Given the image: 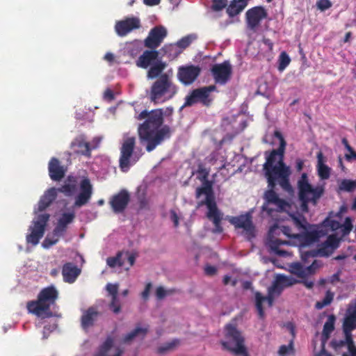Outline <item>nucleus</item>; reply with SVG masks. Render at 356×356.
I'll return each instance as SVG.
<instances>
[{"label":"nucleus","mask_w":356,"mask_h":356,"mask_svg":"<svg viewBox=\"0 0 356 356\" xmlns=\"http://www.w3.org/2000/svg\"><path fill=\"white\" fill-rule=\"evenodd\" d=\"M137 119L145 120L139 124L138 133L140 143H146V150L148 152L153 151L165 139L170 137V127L168 125L161 127L163 123V113L161 108L150 111L144 110L140 112Z\"/></svg>","instance_id":"1"},{"label":"nucleus","mask_w":356,"mask_h":356,"mask_svg":"<svg viewBox=\"0 0 356 356\" xmlns=\"http://www.w3.org/2000/svg\"><path fill=\"white\" fill-rule=\"evenodd\" d=\"M202 195H205V199L198 202V207L207 206L208 209L207 217L209 220L212 221L214 225L213 232L217 234L222 233L223 231L221 225L222 213L217 207L213 190V181L202 183V186L196 188L195 197L198 199Z\"/></svg>","instance_id":"2"},{"label":"nucleus","mask_w":356,"mask_h":356,"mask_svg":"<svg viewBox=\"0 0 356 356\" xmlns=\"http://www.w3.org/2000/svg\"><path fill=\"white\" fill-rule=\"evenodd\" d=\"M58 297V292L54 286L42 289L38 295L35 300L29 301L26 308L29 313L38 317H51L52 313L50 307L56 303Z\"/></svg>","instance_id":"3"},{"label":"nucleus","mask_w":356,"mask_h":356,"mask_svg":"<svg viewBox=\"0 0 356 356\" xmlns=\"http://www.w3.org/2000/svg\"><path fill=\"white\" fill-rule=\"evenodd\" d=\"M178 86L167 74H161L152 85L149 98L154 104H163L177 93Z\"/></svg>","instance_id":"4"},{"label":"nucleus","mask_w":356,"mask_h":356,"mask_svg":"<svg viewBox=\"0 0 356 356\" xmlns=\"http://www.w3.org/2000/svg\"><path fill=\"white\" fill-rule=\"evenodd\" d=\"M298 197L301 202V210L304 212L308 211V204L312 203L314 206L317 204L318 200L324 193V187L317 186L314 188L309 183L307 173L302 174L298 181Z\"/></svg>","instance_id":"5"},{"label":"nucleus","mask_w":356,"mask_h":356,"mask_svg":"<svg viewBox=\"0 0 356 356\" xmlns=\"http://www.w3.org/2000/svg\"><path fill=\"white\" fill-rule=\"evenodd\" d=\"M223 349L236 355L248 356L245 338L233 324L225 327V340L220 341Z\"/></svg>","instance_id":"6"},{"label":"nucleus","mask_w":356,"mask_h":356,"mask_svg":"<svg viewBox=\"0 0 356 356\" xmlns=\"http://www.w3.org/2000/svg\"><path fill=\"white\" fill-rule=\"evenodd\" d=\"M270 172V178L269 175L265 176L268 184L272 186L278 184L284 191L289 194L293 193L289 179L291 172L290 168L284 162V156L279 158L277 164L274 165Z\"/></svg>","instance_id":"7"},{"label":"nucleus","mask_w":356,"mask_h":356,"mask_svg":"<svg viewBox=\"0 0 356 356\" xmlns=\"http://www.w3.org/2000/svg\"><path fill=\"white\" fill-rule=\"evenodd\" d=\"M276 186H270L268 184V189L265 191L263 199L264 204L261 207L263 211H266L268 215H272L274 211L284 212L287 211L291 208V204L285 200L280 198L275 192Z\"/></svg>","instance_id":"8"},{"label":"nucleus","mask_w":356,"mask_h":356,"mask_svg":"<svg viewBox=\"0 0 356 356\" xmlns=\"http://www.w3.org/2000/svg\"><path fill=\"white\" fill-rule=\"evenodd\" d=\"M136 146V138L128 137L123 140L120 147L119 158V168L123 172H127L130 168L139 160V156L134 155Z\"/></svg>","instance_id":"9"},{"label":"nucleus","mask_w":356,"mask_h":356,"mask_svg":"<svg viewBox=\"0 0 356 356\" xmlns=\"http://www.w3.org/2000/svg\"><path fill=\"white\" fill-rule=\"evenodd\" d=\"M273 136L280 140V146L277 149H274L270 152H265L266 162L263 165L264 175H269L270 178L271 177L270 170L275 165L274 163L277 159H279L280 156H284L286 146V142L280 131H275Z\"/></svg>","instance_id":"10"},{"label":"nucleus","mask_w":356,"mask_h":356,"mask_svg":"<svg viewBox=\"0 0 356 356\" xmlns=\"http://www.w3.org/2000/svg\"><path fill=\"white\" fill-rule=\"evenodd\" d=\"M49 213L38 214L35 220H33V226H31L29 230L31 233L26 236V241L33 245H37L40 238L44 236L47 224L49 220Z\"/></svg>","instance_id":"11"},{"label":"nucleus","mask_w":356,"mask_h":356,"mask_svg":"<svg viewBox=\"0 0 356 356\" xmlns=\"http://www.w3.org/2000/svg\"><path fill=\"white\" fill-rule=\"evenodd\" d=\"M348 315L346 314L345 317L343 318V324H342V329L343 332L345 336L344 340H336L334 339L331 341L330 345L331 347L335 350L338 351L341 348L344 346L348 347V352L350 353V355L348 356H353V353H355V350L356 351V346L354 344V341L353 340V336H352V332L355 330H356L355 327L349 326L346 322H347Z\"/></svg>","instance_id":"12"},{"label":"nucleus","mask_w":356,"mask_h":356,"mask_svg":"<svg viewBox=\"0 0 356 356\" xmlns=\"http://www.w3.org/2000/svg\"><path fill=\"white\" fill-rule=\"evenodd\" d=\"M211 72L216 83L225 84L231 78L232 67L228 60L222 63L214 64L211 68Z\"/></svg>","instance_id":"13"},{"label":"nucleus","mask_w":356,"mask_h":356,"mask_svg":"<svg viewBox=\"0 0 356 356\" xmlns=\"http://www.w3.org/2000/svg\"><path fill=\"white\" fill-rule=\"evenodd\" d=\"M168 35L167 29L163 26L152 28L144 40V46L149 49L158 48Z\"/></svg>","instance_id":"14"},{"label":"nucleus","mask_w":356,"mask_h":356,"mask_svg":"<svg viewBox=\"0 0 356 356\" xmlns=\"http://www.w3.org/2000/svg\"><path fill=\"white\" fill-rule=\"evenodd\" d=\"M201 73V68L198 65H185L178 68L177 78L185 86L192 84Z\"/></svg>","instance_id":"15"},{"label":"nucleus","mask_w":356,"mask_h":356,"mask_svg":"<svg viewBox=\"0 0 356 356\" xmlns=\"http://www.w3.org/2000/svg\"><path fill=\"white\" fill-rule=\"evenodd\" d=\"M245 17L248 27L255 31L261 22L268 17V13L264 7L255 6L247 10Z\"/></svg>","instance_id":"16"},{"label":"nucleus","mask_w":356,"mask_h":356,"mask_svg":"<svg viewBox=\"0 0 356 356\" xmlns=\"http://www.w3.org/2000/svg\"><path fill=\"white\" fill-rule=\"evenodd\" d=\"M129 202L130 195L129 192L125 189H122L111 197L109 204L114 213H121L126 209Z\"/></svg>","instance_id":"17"},{"label":"nucleus","mask_w":356,"mask_h":356,"mask_svg":"<svg viewBox=\"0 0 356 356\" xmlns=\"http://www.w3.org/2000/svg\"><path fill=\"white\" fill-rule=\"evenodd\" d=\"M197 102L203 106H209L212 102V98L208 97L202 88L193 90L188 95L185 97V102L183 107L191 106Z\"/></svg>","instance_id":"18"},{"label":"nucleus","mask_w":356,"mask_h":356,"mask_svg":"<svg viewBox=\"0 0 356 356\" xmlns=\"http://www.w3.org/2000/svg\"><path fill=\"white\" fill-rule=\"evenodd\" d=\"M140 27V19L138 17H132L117 22L115 25V30L119 36L124 37Z\"/></svg>","instance_id":"19"},{"label":"nucleus","mask_w":356,"mask_h":356,"mask_svg":"<svg viewBox=\"0 0 356 356\" xmlns=\"http://www.w3.org/2000/svg\"><path fill=\"white\" fill-rule=\"evenodd\" d=\"M92 195V186L88 178H83L80 182V193L75 198L74 206L81 207L86 204Z\"/></svg>","instance_id":"20"},{"label":"nucleus","mask_w":356,"mask_h":356,"mask_svg":"<svg viewBox=\"0 0 356 356\" xmlns=\"http://www.w3.org/2000/svg\"><path fill=\"white\" fill-rule=\"evenodd\" d=\"M97 145L91 147L83 136L75 138L71 143L70 147L76 154L82 155L87 158L91 157V151L95 149Z\"/></svg>","instance_id":"21"},{"label":"nucleus","mask_w":356,"mask_h":356,"mask_svg":"<svg viewBox=\"0 0 356 356\" xmlns=\"http://www.w3.org/2000/svg\"><path fill=\"white\" fill-rule=\"evenodd\" d=\"M230 222L236 228L243 229L250 238L255 236L254 227L252 221V216L250 213L233 217Z\"/></svg>","instance_id":"22"},{"label":"nucleus","mask_w":356,"mask_h":356,"mask_svg":"<svg viewBox=\"0 0 356 356\" xmlns=\"http://www.w3.org/2000/svg\"><path fill=\"white\" fill-rule=\"evenodd\" d=\"M48 171L51 180L59 181L64 178L67 168L62 165L57 158L52 157L48 163Z\"/></svg>","instance_id":"23"},{"label":"nucleus","mask_w":356,"mask_h":356,"mask_svg":"<svg viewBox=\"0 0 356 356\" xmlns=\"http://www.w3.org/2000/svg\"><path fill=\"white\" fill-rule=\"evenodd\" d=\"M159 54V51L155 49L145 50L136 60V65L147 69L158 60Z\"/></svg>","instance_id":"24"},{"label":"nucleus","mask_w":356,"mask_h":356,"mask_svg":"<svg viewBox=\"0 0 356 356\" xmlns=\"http://www.w3.org/2000/svg\"><path fill=\"white\" fill-rule=\"evenodd\" d=\"M81 273V269L71 262H67L63 266L62 275L65 282L74 283Z\"/></svg>","instance_id":"25"},{"label":"nucleus","mask_w":356,"mask_h":356,"mask_svg":"<svg viewBox=\"0 0 356 356\" xmlns=\"http://www.w3.org/2000/svg\"><path fill=\"white\" fill-rule=\"evenodd\" d=\"M74 218V213H63L54 229V233L58 236H63L67 231L68 225L72 223Z\"/></svg>","instance_id":"26"},{"label":"nucleus","mask_w":356,"mask_h":356,"mask_svg":"<svg viewBox=\"0 0 356 356\" xmlns=\"http://www.w3.org/2000/svg\"><path fill=\"white\" fill-rule=\"evenodd\" d=\"M99 315V313L97 309L93 307H90L87 310L84 311L81 318V323L83 329L86 330L92 327L97 321Z\"/></svg>","instance_id":"27"},{"label":"nucleus","mask_w":356,"mask_h":356,"mask_svg":"<svg viewBox=\"0 0 356 356\" xmlns=\"http://www.w3.org/2000/svg\"><path fill=\"white\" fill-rule=\"evenodd\" d=\"M114 339L112 337H106L105 341L99 346L98 352L95 356H121L122 351L120 348L116 349L114 355L110 354V350L113 346Z\"/></svg>","instance_id":"28"},{"label":"nucleus","mask_w":356,"mask_h":356,"mask_svg":"<svg viewBox=\"0 0 356 356\" xmlns=\"http://www.w3.org/2000/svg\"><path fill=\"white\" fill-rule=\"evenodd\" d=\"M57 197V189L51 188L47 190L40 198L38 203V211L45 210Z\"/></svg>","instance_id":"29"},{"label":"nucleus","mask_w":356,"mask_h":356,"mask_svg":"<svg viewBox=\"0 0 356 356\" xmlns=\"http://www.w3.org/2000/svg\"><path fill=\"white\" fill-rule=\"evenodd\" d=\"M275 296H276L270 293V292L268 293V296L266 297L261 296L259 292H257L255 293V306L260 318H263L264 316V312L262 306L263 302L266 300L268 303V305L271 307L273 304L274 298Z\"/></svg>","instance_id":"30"},{"label":"nucleus","mask_w":356,"mask_h":356,"mask_svg":"<svg viewBox=\"0 0 356 356\" xmlns=\"http://www.w3.org/2000/svg\"><path fill=\"white\" fill-rule=\"evenodd\" d=\"M336 321V317L334 314H331L328 316L326 322L323 325V329L321 335V343H326L328 339L330 337L331 333L334 330V323Z\"/></svg>","instance_id":"31"},{"label":"nucleus","mask_w":356,"mask_h":356,"mask_svg":"<svg viewBox=\"0 0 356 356\" xmlns=\"http://www.w3.org/2000/svg\"><path fill=\"white\" fill-rule=\"evenodd\" d=\"M245 7V0H232L226 11L230 17H234L241 13Z\"/></svg>","instance_id":"32"},{"label":"nucleus","mask_w":356,"mask_h":356,"mask_svg":"<svg viewBox=\"0 0 356 356\" xmlns=\"http://www.w3.org/2000/svg\"><path fill=\"white\" fill-rule=\"evenodd\" d=\"M166 67V63L163 62L161 60H157L154 63L149 66V69L147 71V76L148 79H153L156 77H159L162 74V72Z\"/></svg>","instance_id":"33"},{"label":"nucleus","mask_w":356,"mask_h":356,"mask_svg":"<svg viewBox=\"0 0 356 356\" xmlns=\"http://www.w3.org/2000/svg\"><path fill=\"white\" fill-rule=\"evenodd\" d=\"M149 330V326L147 325L144 327H141L139 326H136L135 329H134L130 332L127 333L123 337V342L125 343H129L136 337H140L141 338H144L147 334Z\"/></svg>","instance_id":"34"},{"label":"nucleus","mask_w":356,"mask_h":356,"mask_svg":"<svg viewBox=\"0 0 356 356\" xmlns=\"http://www.w3.org/2000/svg\"><path fill=\"white\" fill-rule=\"evenodd\" d=\"M291 221L292 224L296 227V228L298 229L299 233H301L302 232H305L308 229V227L309 226V223L306 220L305 218L298 214V216L296 215H290Z\"/></svg>","instance_id":"35"},{"label":"nucleus","mask_w":356,"mask_h":356,"mask_svg":"<svg viewBox=\"0 0 356 356\" xmlns=\"http://www.w3.org/2000/svg\"><path fill=\"white\" fill-rule=\"evenodd\" d=\"M298 238L300 239L304 245L312 244L318 239V233L316 230L309 232L307 229L305 232L298 233Z\"/></svg>","instance_id":"36"},{"label":"nucleus","mask_w":356,"mask_h":356,"mask_svg":"<svg viewBox=\"0 0 356 356\" xmlns=\"http://www.w3.org/2000/svg\"><path fill=\"white\" fill-rule=\"evenodd\" d=\"M68 184H65L61 187L56 188L57 193L60 192L64 193L67 196L72 195L76 189V179L72 176L67 177Z\"/></svg>","instance_id":"37"},{"label":"nucleus","mask_w":356,"mask_h":356,"mask_svg":"<svg viewBox=\"0 0 356 356\" xmlns=\"http://www.w3.org/2000/svg\"><path fill=\"white\" fill-rule=\"evenodd\" d=\"M323 154H318V175L321 179H327L330 175V168L323 163Z\"/></svg>","instance_id":"38"},{"label":"nucleus","mask_w":356,"mask_h":356,"mask_svg":"<svg viewBox=\"0 0 356 356\" xmlns=\"http://www.w3.org/2000/svg\"><path fill=\"white\" fill-rule=\"evenodd\" d=\"M274 281L283 289L291 286L299 282V281L296 280L295 278L291 276H286L282 274L277 275Z\"/></svg>","instance_id":"39"},{"label":"nucleus","mask_w":356,"mask_h":356,"mask_svg":"<svg viewBox=\"0 0 356 356\" xmlns=\"http://www.w3.org/2000/svg\"><path fill=\"white\" fill-rule=\"evenodd\" d=\"M124 252H118L115 257H110L106 259V264L111 268L123 267L124 266Z\"/></svg>","instance_id":"40"},{"label":"nucleus","mask_w":356,"mask_h":356,"mask_svg":"<svg viewBox=\"0 0 356 356\" xmlns=\"http://www.w3.org/2000/svg\"><path fill=\"white\" fill-rule=\"evenodd\" d=\"M163 55H166L168 58H176L181 53V50L178 49L177 44H166L160 50Z\"/></svg>","instance_id":"41"},{"label":"nucleus","mask_w":356,"mask_h":356,"mask_svg":"<svg viewBox=\"0 0 356 356\" xmlns=\"http://www.w3.org/2000/svg\"><path fill=\"white\" fill-rule=\"evenodd\" d=\"M346 314L348 315L346 323L349 326H356V302L350 304L346 309Z\"/></svg>","instance_id":"42"},{"label":"nucleus","mask_w":356,"mask_h":356,"mask_svg":"<svg viewBox=\"0 0 356 356\" xmlns=\"http://www.w3.org/2000/svg\"><path fill=\"white\" fill-rule=\"evenodd\" d=\"M287 242L282 241L279 238H271L270 239V248L271 249L279 256H286L287 255V252L284 250H280L279 247L281 245L286 244Z\"/></svg>","instance_id":"43"},{"label":"nucleus","mask_w":356,"mask_h":356,"mask_svg":"<svg viewBox=\"0 0 356 356\" xmlns=\"http://www.w3.org/2000/svg\"><path fill=\"white\" fill-rule=\"evenodd\" d=\"M278 228L277 226H273L269 230V234L271 235L273 234V232ZM279 229L281 230V232L288 236L289 238H298L299 235L298 233H293L292 232V229L289 226L282 225L281 227H279Z\"/></svg>","instance_id":"44"},{"label":"nucleus","mask_w":356,"mask_h":356,"mask_svg":"<svg viewBox=\"0 0 356 356\" xmlns=\"http://www.w3.org/2000/svg\"><path fill=\"white\" fill-rule=\"evenodd\" d=\"M334 293L330 290L327 291L324 298L321 301H318L315 304L316 309H322L323 307L330 305L334 299Z\"/></svg>","instance_id":"45"},{"label":"nucleus","mask_w":356,"mask_h":356,"mask_svg":"<svg viewBox=\"0 0 356 356\" xmlns=\"http://www.w3.org/2000/svg\"><path fill=\"white\" fill-rule=\"evenodd\" d=\"M197 179L200 180L202 183H205L206 181H210L208 179V177L209 175L210 170L209 169L206 168L203 164L200 163L197 166Z\"/></svg>","instance_id":"46"},{"label":"nucleus","mask_w":356,"mask_h":356,"mask_svg":"<svg viewBox=\"0 0 356 356\" xmlns=\"http://www.w3.org/2000/svg\"><path fill=\"white\" fill-rule=\"evenodd\" d=\"M291 272L300 278H305L307 276L306 268L299 263L293 264L291 266Z\"/></svg>","instance_id":"47"},{"label":"nucleus","mask_w":356,"mask_h":356,"mask_svg":"<svg viewBox=\"0 0 356 356\" xmlns=\"http://www.w3.org/2000/svg\"><path fill=\"white\" fill-rule=\"evenodd\" d=\"M61 236H58L52 232V236H47L44 240L43 241L42 245L44 248L48 249L51 248L52 245L57 243V242L59 241V238Z\"/></svg>","instance_id":"48"},{"label":"nucleus","mask_w":356,"mask_h":356,"mask_svg":"<svg viewBox=\"0 0 356 356\" xmlns=\"http://www.w3.org/2000/svg\"><path fill=\"white\" fill-rule=\"evenodd\" d=\"M278 70L283 71L290 63L291 58L285 51H282L279 56Z\"/></svg>","instance_id":"49"},{"label":"nucleus","mask_w":356,"mask_h":356,"mask_svg":"<svg viewBox=\"0 0 356 356\" xmlns=\"http://www.w3.org/2000/svg\"><path fill=\"white\" fill-rule=\"evenodd\" d=\"M195 39L196 36L195 35H188L187 36L182 38L176 44L178 48L184 49L186 47H188L191 44V42Z\"/></svg>","instance_id":"50"},{"label":"nucleus","mask_w":356,"mask_h":356,"mask_svg":"<svg viewBox=\"0 0 356 356\" xmlns=\"http://www.w3.org/2000/svg\"><path fill=\"white\" fill-rule=\"evenodd\" d=\"M341 190L351 192L356 189V180L343 179L340 185Z\"/></svg>","instance_id":"51"},{"label":"nucleus","mask_w":356,"mask_h":356,"mask_svg":"<svg viewBox=\"0 0 356 356\" xmlns=\"http://www.w3.org/2000/svg\"><path fill=\"white\" fill-rule=\"evenodd\" d=\"M340 243L339 238L336 235H330L325 244L327 247L331 248L332 249H336L339 247Z\"/></svg>","instance_id":"52"},{"label":"nucleus","mask_w":356,"mask_h":356,"mask_svg":"<svg viewBox=\"0 0 356 356\" xmlns=\"http://www.w3.org/2000/svg\"><path fill=\"white\" fill-rule=\"evenodd\" d=\"M179 343L178 340H174L170 343H168L163 346L158 348L157 353L159 354H164L171 350H172Z\"/></svg>","instance_id":"53"},{"label":"nucleus","mask_w":356,"mask_h":356,"mask_svg":"<svg viewBox=\"0 0 356 356\" xmlns=\"http://www.w3.org/2000/svg\"><path fill=\"white\" fill-rule=\"evenodd\" d=\"M293 341H291L288 346L282 345L278 350V354L280 356H286L287 354L290 353H293Z\"/></svg>","instance_id":"54"},{"label":"nucleus","mask_w":356,"mask_h":356,"mask_svg":"<svg viewBox=\"0 0 356 356\" xmlns=\"http://www.w3.org/2000/svg\"><path fill=\"white\" fill-rule=\"evenodd\" d=\"M109 309L115 314H118L121 311V305L118 297H112L109 304Z\"/></svg>","instance_id":"55"},{"label":"nucleus","mask_w":356,"mask_h":356,"mask_svg":"<svg viewBox=\"0 0 356 356\" xmlns=\"http://www.w3.org/2000/svg\"><path fill=\"white\" fill-rule=\"evenodd\" d=\"M174 291V289L166 291L163 286H159L156 289V296L158 300H162L168 294H172Z\"/></svg>","instance_id":"56"},{"label":"nucleus","mask_w":356,"mask_h":356,"mask_svg":"<svg viewBox=\"0 0 356 356\" xmlns=\"http://www.w3.org/2000/svg\"><path fill=\"white\" fill-rule=\"evenodd\" d=\"M321 266V262L320 261L314 260L310 266L305 268L307 273V276L315 273L316 270L318 268H320Z\"/></svg>","instance_id":"57"},{"label":"nucleus","mask_w":356,"mask_h":356,"mask_svg":"<svg viewBox=\"0 0 356 356\" xmlns=\"http://www.w3.org/2000/svg\"><path fill=\"white\" fill-rule=\"evenodd\" d=\"M227 0H213L212 8L216 11H219L227 6Z\"/></svg>","instance_id":"58"},{"label":"nucleus","mask_w":356,"mask_h":356,"mask_svg":"<svg viewBox=\"0 0 356 356\" xmlns=\"http://www.w3.org/2000/svg\"><path fill=\"white\" fill-rule=\"evenodd\" d=\"M106 291L112 297H118V284L108 283L106 286Z\"/></svg>","instance_id":"59"},{"label":"nucleus","mask_w":356,"mask_h":356,"mask_svg":"<svg viewBox=\"0 0 356 356\" xmlns=\"http://www.w3.org/2000/svg\"><path fill=\"white\" fill-rule=\"evenodd\" d=\"M283 290L284 289L282 286H279L277 282L273 281L272 286L268 289V292L276 296H279Z\"/></svg>","instance_id":"60"},{"label":"nucleus","mask_w":356,"mask_h":356,"mask_svg":"<svg viewBox=\"0 0 356 356\" xmlns=\"http://www.w3.org/2000/svg\"><path fill=\"white\" fill-rule=\"evenodd\" d=\"M316 6L321 11H324L332 6V3L330 0H319L316 2Z\"/></svg>","instance_id":"61"},{"label":"nucleus","mask_w":356,"mask_h":356,"mask_svg":"<svg viewBox=\"0 0 356 356\" xmlns=\"http://www.w3.org/2000/svg\"><path fill=\"white\" fill-rule=\"evenodd\" d=\"M123 257H124V263L125 264V261L127 260V261L129 262V266L126 268V269H129V267L132 266L134 264L135 260H136V257H135L134 254H131V253H129V252L127 251V252H124Z\"/></svg>","instance_id":"62"},{"label":"nucleus","mask_w":356,"mask_h":356,"mask_svg":"<svg viewBox=\"0 0 356 356\" xmlns=\"http://www.w3.org/2000/svg\"><path fill=\"white\" fill-rule=\"evenodd\" d=\"M318 251L316 250L303 252L301 256L302 260L306 261L309 258L316 257L318 255Z\"/></svg>","instance_id":"63"},{"label":"nucleus","mask_w":356,"mask_h":356,"mask_svg":"<svg viewBox=\"0 0 356 356\" xmlns=\"http://www.w3.org/2000/svg\"><path fill=\"white\" fill-rule=\"evenodd\" d=\"M104 98L108 101H112L114 99V93L112 90L108 88L104 92Z\"/></svg>","instance_id":"64"}]
</instances>
